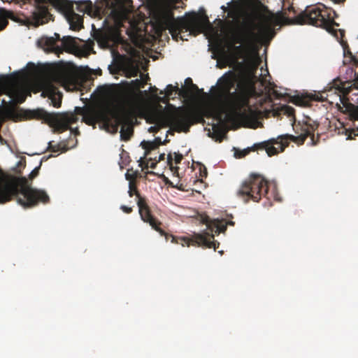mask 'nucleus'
I'll return each mask as SVG.
<instances>
[{"label": "nucleus", "mask_w": 358, "mask_h": 358, "mask_svg": "<svg viewBox=\"0 0 358 358\" xmlns=\"http://www.w3.org/2000/svg\"><path fill=\"white\" fill-rule=\"evenodd\" d=\"M172 161H173V158H172V155L171 153H169L167 156V162H168V164L171 166L172 165Z\"/></svg>", "instance_id": "39"}, {"label": "nucleus", "mask_w": 358, "mask_h": 358, "mask_svg": "<svg viewBox=\"0 0 358 358\" xmlns=\"http://www.w3.org/2000/svg\"><path fill=\"white\" fill-rule=\"evenodd\" d=\"M48 3H50L64 13L69 23L71 29L78 31L83 27V18L74 12L73 3L69 0H35V8L29 18L31 24L38 27L49 22L52 15L48 10Z\"/></svg>", "instance_id": "7"}, {"label": "nucleus", "mask_w": 358, "mask_h": 358, "mask_svg": "<svg viewBox=\"0 0 358 358\" xmlns=\"http://www.w3.org/2000/svg\"><path fill=\"white\" fill-rule=\"evenodd\" d=\"M39 169H40V166L38 167H36L31 172V173L29 174V178L30 179H33L34 178H36L38 174V172H39Z\"/></svg>", "instance_id": "36"}, {"label": "nucleus", "mask_w": 358, "mask_h": 358, "mask_svg": "<svg viewBox=\"0 0 358 358\" xmlns=\"http://www.w3.org/2000/svg\"><path fill=\"white\" fill-rule=\"evenodd\" d=\"M174 161L176 164H180L182 159V155L180 153L174 152Z\"/></svg>", "instance_id": "35"}, {"label": "nucleus", "mask_w": 358, "mask_h": 358, "mask_svg": "<svg viewBox=\"0 0 358 358\" xmlns=\"http://www.w3.org/2000/svg\"><path fill=\"white\" fill-rule=\"evenodd\" d=\"M41 43L48 52L57 55L62 53L64 50L71 52L76 48L75 38L72 36H64L62 39L59 34L55 33L54 36L42 38Z\"/></svg>", "instance_id": "12"}, {"label": "nucleus", "mask_w": 358, "mask_h": 358, "mask_svg": "<svg viewBox=\"0 0 358 358\" xmlns=\"http://www.w3.org/2000/svg\"><path fill=\"white\" fill-rule=\"evenodd\" d=\"M312 12L313 10H310L309 13H307L306 11L301 12L293 20V22L299 24H308L313 25Z\"/></svg>", "instance_id": "22"}, {"label": "nucleus", "mask_w": 358, "mask_h": 358, "mask_svg": "<svg viewBox=\"0 0 358 358\" xmlns=\"http://www.w3.org/2000/svg\"><path fill=\"white\" fill-rule=\"evenodd\" d=\"M282 110L284 112L285 114H287L288 117H294V109L289 106H285Z\"/></svg>", "instance_id": "33"}, {"label": "nucleus", "mask_w": 358, "mask_h": 358, "mask_svg": "<svg viewBox=\"0 0 358 358\" xmlns=\"http://www.w3.org/2000/svg\"><path fill=\"white\" fill-rule=\"evenodd\" d=\"M128 193L130 197H132L134 194L136 196L138 199L137 205L141 220L144 222L148 223L152 228L159 232L161 236H164L167 241L171 238V243L180 244L182 246H189L192 245L208 248H213L215 250H216L217 248L219 246L220 243L214 240V235L208 232H205L203 234H195L191 238L187 237H177L166 233L160 227L162 222L152 215L145 198L141 196L134 182H129V190Z\"/></svg>", "instance_id": "4"}, {"label": "nucleus", "mask_w": 358, "mask_h": 358, "mask_svg": "<svg viewBox=\"0 0 358 358\" xmlns=\"http://www.w3.org/2000/svg\"><path fill=\"white\" fill-rule=\"evenodd\" d=\"M45 92L48 94V96L51 99L52 103L54 107L59 108L62 104V94L59 92H56V88L50 86L48 87Z\"/></svg>", "instance_id": "20"}, {"label": "nucleus", "mask_w": 358, "mask_h": 358, "mask_svg": "<svg viewBox=\"0 0 358 358\" xmlns=\"http://www.w3.org/2000/svg\"><path fill=\"white\" fill-rule=\"evenodd\" d=\"M13 96L17 103H23L27 97L25 90L16 87V89L13 90Z\"/></svg>", "instance_id": "28"}, {"label": "nucleus", "mask_w": 358, "mask_h": 358, "mask_svg": "<svg viewBox=\"0 0 358 358\" xmlns=\"http://www.w3.org/2000/svg\"><path fill=\"white\" fill-rule=\"evenodd\" d=\"M348 71H349V67H348L345 70V73L348 75Z\"/></svg>", "instance_id": "50"}, {"label": "nucleus", "mask_w": 358, "mask_h": 358, "mask_svg": "<svg viewBox=\"0 0 358 358\" xmlns=\"http://www.w3.org/2000/svg\"><path fill=\"white\" fill-rule=\"evenodd\" d=\"M176 92L174 95L176 94H178V95L180 96H185L184 95V91L181 89H179L178 86L173 87L172 85H168L166 86V88L165 91H161V94H164V97L166 98L165 101H163L164 103L168 102L169 99L173 95V92Z\"/></svg>", "instance_id": "23"}, {"label": "nucleus", "mask_w": 358, "mask_h": 358, "mask_svg": "<svg viewBox=\"0 0 358 358\" xmlns=\"http://www.w3.org/2000/svg\"><path fill=\"white\" fill-rule=\"evenodd\" d=\"M314 124H315V129H316L317 124V120H315Z\"/></svg>", "instance_id": "48"}, {"label": "nucleus", "mask_w": 358, "mask_h": 358, "mask_svg": "<svg viewBox=\"0 0 358 358\" xmlns=\"http://www.w3.org/2000/svg\"><path fill=\"white\" fill-rule=\"evenodd\" d=\"M162 30L168 29L173 39L187 40L186 36H196L206 29H211L212 24L207 16L200 17L193 13L185 17L176 19L172 9L162 10L158 19Z\"/></svg>", "instance_id": "5"}, {"label": "nucleus", "mask_w": 358, "mask_h": 358, "mask_svg": "<svg viewBox=\"0 0 358 358\" xmlns=\"http://www.w3.org/2000/svg\"><path fill=\"white\" fill-rule=\"evenodd\" d=\"M8 19L16 21L13 12L0 8V30L3 29L8 24Z\"/></svg>", "instance_id": "21"}, {"label": "nucleus", "mask_w": 358, "mask_h": 358, "mask_svg": "<svg viewBox=\"0 0 358 358\" xmlns=\"http://www.w3.org/2000/svg\"><path fill=\"white\" fill-rule=\"evenodd\" d=\"M48 149L52 152H57L59 151L66 152L68 150V148L64 142L58 143L57 145H52L51 142L49 143Z\"/></svg>", "instance_id": "29"}, {"label": "nucleus", "mask_w": 358, "mask_h": 358, "mask_svg": "<svg viewBox=\"0 0 358 358\" xmlns=\"http://www.w3.org/2000/svg\"><path fill=\"white\" fill-rule=\"evenodd\" d=\"M133 134V129L129 127L123 125L121 128L120 136L122 140L128 141Z\"/></svg>", "instance_id": "31"}, {"label": "nucleus", "mask_w": 358, "mask_h": 358, "mask_svg": "<svg viewBox=\"0 0 358 358\" xmlns=\"http://www.w3.org/2000/svg\"><path fill=\"white\" fill-rule=\"evenodd\" d=\"M87 111L85 108L79 106L75 107L73 112L52 113H48L43 109L38 108L36 110H26L25 116L28 119L43 120L53 129L54 132L60 134L69 130V125L78 122V115H83V117Z\"/></svg>", "instance_id": "9"}, {"label": "nucleus", "mask_w": 358, "mask_h": 358, "mask_svg": "<svg viewBox=\"0 0 358 358\" xmlns=\"http://www.w3.org/2000/svg\"><path fill=\"white\" fill-rule=\"evenodd\" d=\"M22 1L26 3H31V2L34 3V9L35 8V6H36V4H35V0H22Z\"/></svg>", "instance_id": "43"}, {"label": "nucleus", "mask_w": 358, "mask_h": 358, "mask_svg": "<svg viewBox=\"0 0 358 358\" xmlns=\"http://www.w3.org/2000/svg\"><path fill=\"white\" fill-rule=\"evenodd\" d=\"M264 8V6L259 0H232L227 3V6H221L224 12H227L228 17L239 26L238 32L233 36V41L234 43L243 44V46H234L236 52H245L252 48Z\"/></svg>", "instance_id": "1"}, {"label": "nucleus", "mask_w": 358, "mask_h": 358, "mask_svg": "<svg viewBox=\"0 0 358 358\" xmlns=\"http://www.w3.org/2000/svg\"><path fill=\"white\" fill-rule=\"evenodd\" d=\"M269 187L270 182L262 175L251 173L248 178L242 183L238 191V195L245 202L249 200L259 202L262 198H266L269 201L271 199L281 201L275 185H273L271 191H269Z\"/></svg>", "instance_id": "8"}, {"label": "nucleus", "mask_w": 358, "mask_h": 358, "mask_svg": "<svg viewBox=\"0 0 358 358\" xmlns=\"http://www.w3.org/2000/svg\"><path fill=\"white\" fill-rule=\"evenodd\" d=\"M313 101V94H298L292 98V103L295 105L300 106H309L311 105V102Z\"/></svg>", "instance_id": "19"}, {"label": "nucleus", "mask_w": 358, "mask_h": 358, "mask_svg": "<svg viewBox=\"0 0 358 358\" xmlns=\"http://www.w3.org/2000/svg\"><path fill=\"white\" fill-rule=\"evenodd\" d=\"M111 113L118 124L126 122L128 119L133 115V112L125 107L113 110Z\"/></svg>", "instance_id": "18"}, {"label": "nucleus", "mask_w": 358, "mask_h": 358, "mask_svg": "<svg viewBox=\"0 0 358 358\" xmlns=\"http://www.w3.org/2000/svg\"><path fill=\"white\" fill-rule=\"evenodd\" d=\"M106 117V115L100 110H87L83 117V121L87 124L94 125L97 122Z\"/></svg>", "instance_id": "17"}, {"label": "nucleus", "mask_w": 358, "mask_h": 358, "mask_svg": "<svg viewBox=\"0 0 358 358\" xmlns=\"http://www.w3.org/2000/svg\"><path fill=\"white\" fill-rule=\"evenodd\" d=\"M308 136L310 137L312 143H313V134H311L310 131L306 129L303 133L297 136L289 134L281 135L277 138H271L268 141L255 143L252 147L241 151V152L237 155V157L239 158L243 157L248 155L250 152L258 150H266L267 155L271 157L283 152L285 148L288 146L290 141L298 145H301L304 143Z\"/></svg>", "instance_id": "10"}, {"label": "nucleus", "mask_w": 358, "mask_h": 358, "mask_svg": "<svg viewBox=\"0 0 358 358\" xmlns=\"http://www.w3.org/2000/svg\"><path fill=\"white\" fill-rule=\"evenodd\" d=\"M143 149L145 150L144 157H148L150 155L151 151L157 149L159 147L157 146V143L154 141H143L141 143Z\"/></svg>", "instance_id": "26"}, {"label": "nucleus", "mask_w": 358, "mask_h": 358, "mask_svg": "<svg viewBox=\"0 0 358 358\" xmlns=\"http://www.w3.org/2000/svg\"><path fill=\"white\" fill-rule=\"evenodd\" d=\"M154 142H156L157 143V146L159 147L161 145H165L167 142H169V140L165 139L163 142L162 141L161 138L159 137H157L153 141Z\"/></svg>", "instance_id": "38"}, {"label": "nucleus", "mask_w": 358, "mask_h": 358, "mask_svg": "<svg viewBox=\"0 0 358 358\" xmlns=\"http://www.w3.org/2000/svg\"><path fill=\"white\" fill-rule=\"evenodd\" d=\"M288 10H289V12L293 11L294 13H295L294 8L292 6H289Z\"/></svg>", "instance_id": "44"}, {"label": "nucleus", "mask_w": 358, "mask_h": 358, "mask_svg": "<svg viewBox=\"0 0 358 358\" xmlns=\"http://www.w3.org/2000/svg\"><path fill=\"white\" fill-rule=\"evenodd\" d=\"M78 10L86 13L89 15L92 13L94 10V5L90 1H78L76 3Z\"/></svg>", "instance_id": "25"}, {"label": "nucleus", "mask_w": 358, "mask_h": 358, "mask_svg": "<svg viewBox=\"0 0 358 358\" xmlns=\"http://www.w3.org/2000/svg\"><path fill=\"white\" fill-rule=\"evenodd\" d=\"M15 80H10L8 77L0 78V94L15 84Z\"/></svg>", "instance_id": "27"}, {"label": "nucleus", "mask_w": 358, "mask_h": 358, "mask_svg": "<svg viewBox=\"0 0 358 358\" xmlns=\"http://www.w3.org/2000/svg\"><path fill=\"white\" fill-rule=\"evenodd\" d=\"M355 118H357L358 120V111L355 114Z\"/></svg>", "instance_id": "51"}, {"label": "nucleus", "mask_w": 358, "mask_h": 358, "mask_svg": "<svg viewBox=\"0 0 358 358\" xmlns=\"http://www.w3.org/2000/svg\"><path fill=\"white\" fill-rule=\"evenodd\" d=\"M200 175L201 177H206L207 176V170L206 169V167H203V171H202L201 169H200Z\"/></svg>", "instance_id": "40"}, {"label": "nucleus", "mask_w": 358, "mask_h": 358, "mask_svg": "<svg viewBox=\"0 0 358 358\" xmlns=\"http://www.w3.org/2000/svg\"><path fill=\"white\" fill-rule=\"evenodd\" d=\"M315 27L324 29L328 34L339 40L344 33L343 29H336L339 24L335 22L337 13L331 8L320 2H315Z\"/></svg>", "instance_id": "11"}, {"label": "nucleus", "mask_w": 358, "mask_h": 358, "mask_svg": "<svg viewBox=\"0 0 358 358\" xmlns=\"http://www.w3.org/2000/svg\"><path fill=\"white\" fill-rule=\"evenodd\" d=\"M164 159H165V154H164V153H162V154H160V155H159L158 159H157V160L156 159V161H157V162H160V161H163V160H164Z\"/></svg>", "instance_id": "41"}, {"label": "nucleus", "mask_w": 358, "mask_h": 358, "mask_svg": "<svg viewBox=\"0 0 358 358\" xmlns=\"http://www.w3.org/2000/svg\"><path fill=\"white\" fill-rule=\"evenodd\" d=\"M75 132H76V134H79V131H78V129L77 128L76 129V131Z\"/></svg>", "instance_id": "52"}, {"label": "nucleus", "mask_w": 358, "mask_h": 358, "mask_svg": "<svg viewBox=\"0 0 358 358\" xmlns=\"http://www.w3.org/2000/svg\"><path fill=\"white\" fill-rule=\"evenodd\" d=\"M50 78L52 82L62 85L73 82L71 69L65 66H57L53 68L50 73Z\"/></svg>", "instance_id": "14"}, {"label": "nucleus", "mask_w": 358, "mask_h": 358, "mask_svg": "<svg viewBox=\"0 0 358 358\" xmlns=\"http://www.w3.org/2000/svg\"><path fill=\"white\" fill-rule=\"evenodd\" d=\"M203 112L198 108L192 106L173 107L160 115H154L147 121L156 124L148 129L150 133H157L162 127H169L178 133H187L194 124L203 120Z\"/></svg>", "instance_id": "6"}, {"label": "nucleus", "mask_w": 358, "mask_h": 358, "mask_svg": "<svg viewBox=\"0 0 358 358\" xmlns=\"http://www.w3.org/2000/svg\"><path fill=\"white\" fill-rule=\"evenodd\" d=\"M157 162L156 161V158H155V162H151L149 166L151 169H155L157 166Z\"/></svg>", "instance_id": "42"}, {"label": "nucleus", "mask_w": 358, "mask_h": 358, "mask_svg": "<svg viewBox=\"0 0 358 358\" xmlns=\"http://www.w3.org/2000/svg\"><path fill=\"white\" fill-rule=\"evenodd\" d=\"M13 199L24 208H33L39 202L48 203L50 198L45 191L32 188L26 178H18L7 174L0 168V203Z\"/></svg>", "instance_id": "3"}, {"label": "nucleus", "mask_w": 358, "mask_h": 358, "mask_svg": "<svg viewBox=\"0 0 358 358\" xmlns=\"http://www.w3.org/2000/svg\"><path fill=\"white\" fill-rule=\"evenodd\" d=\"M185 85H189L192 90H197L198 87L192 83V80L190 78H187L185 80Z\"/></svg>", "instance_id": "34"}, {"label": "nucleus", "mask_w": 358, "mask_h": 358, "mask_svg": "<svg viewBox=\"0 0 358 358\" xmlns=\"http://www.w3.org/2000/svg\"><path fill=\"white\" fill-rule=\"evenodd\" d=\"M315 103L320 102L324 103L327 100L328 94L326 92H321L320 90H315Z\"/></svg>", "instance_id": "32"}, {"label": "nucleus", "mask_w": 358, "mask_h": 358, "mask_svg": "<svg viewBox=\"0 0 358 358\" xmlns=\"http://www.w3.org/2000/svg\"><path fill=\"white\" fill-rule=\"evenodd\" d=\"M317 136L316 137L315 136V141H314L315 145L317 144Z\"/></svg>", "instance_id": "47"}, {"label": "nucleus", "mask_w": 358, "mask_h": 358, "mask_svg": "<svg viewBox=\"0 0 358 358\" xmlns=\"http://www.w3.org/2000/svg\"><path fill=\"white\" fill-rule=\"evenodd\" d=\"M132 3L131 0H106V7L110 9V15L118 24L128 18Z\"/></svg>", "instance_id": "13"}, {"label": "nucleus", "mask_w": 358, "mask_h": 358, "mask_svg": "<svg viewBox=\"0 0 358 358\" xmlns=\"http://www.w3.org/2000/svg\"><path fill=\"white\" fill-rule=\"evenodd\" d=\"M201 222L206 225L208 230L217 234L226 231V223H224L222 220H211L208 215H202L201 216Z\"/></svg>", "instance_id": "16"}, {"label": "nucleus", "mask_w": 358, "mask_h": 358, "mask_svg": "<svg viewBox=\"0 0 358 358\" xmlns=\"http://www.w3.org/2000/svg\"><path fill=\"white\" fill-rule=\"evenodd\" d=\"M220 99L223 106L233 112L243 122L253 121L256 113L250 106V99L257 94L254 80H241L238 90L231 92L236 83V76L232 71L225 73L219 80Z\"/></svg>", "instance_id": "2"}, {"label": "nucleus", "mask_w": 358, "mask_h": 358, "mask_svg": "<svg viewBox=\"0 0 358 358\" xmlns=\"http://www.w3.org/2000/svg\"><path fill=\"white\" fill-rule=\"evenodd\" d=\"M146 84V80L143 79H136L131 82V89L128 92L127 102L129 104H133L136 101L142 94H146V91H141Z\"/></svg>", "instance_id": "15"}, {"label": "nucleus", "mask_w": 358, "mask_h": 358, "mask_svg": "<svg viewBox=\"0 0 358 358\" xmlns=\"http://www.w3.org/2000/svg\"><path fill=\"white\" fill-rule=\"evenodd\" d=\"M94 39L102 46H108V37L106 34L98 31L94 35Z\"/></svg>", "instance_id": "30"}, {"label": "nucleus", "mask_w": 358, "mask_h": 358, "mask_svg": "<svg viewBox=\"0 0 358 358\" xmlns=\"http://www.w3.org/2000/svg\"><path fill=\"white\" fill-rule=\"evenodd\" d=\"M222 221H223L224 223H226V225H227V224H230V225H233V226L234 225V222H232V221H230V222H229L228 223H227L224 220H222Z\"/></svg>", "instance_id": "45"}, {"label": "nucleus", "mask_w": 358, "mask_h": 358, "mask_svg": "<svg viewBox=\"0 0 358 358\" xmlns=\"http://www.w3.org/2000/svg\"><path fill=\"white\" fill-rule=\"evenodd\" d=\"M314 107H315V112L316 111V108H317V107L320 108V107L318 106V104H317H317H315V103Z\"/></svg>", "instance_id": "49"}, {"label": "nucleus", "mask_w": 358, "mask_h": 358, "mask_svg": "<svg viewBox=\"0 0 358 358\" xmlns=\"http://www.w3.org/2000/svg\"><path fill=\"white\" fill-rule=\"evenodd\" d=\"M344 35H345V32L343 33V36H341L339 40H338L337 38H336V39L340 43L341 46L342 48L343 57L345 58V59H343V62H345V61L349 62V57L351 60L355 59V56L353 55L352 52L350 51V49L347 43V41H345L343 40Z\"/></svg>", "instance_id": "24"}, {"label": "nucleus", "mask_w": 358, "mask_h": 358, "mask_svg": "<svg viewBox=\"0 0 358 358\" xmlns=\"http://www.w3.org/2000/svg\"><path fill=\"white\" fill-rule=\"evenodd\" d=\"M120 209L125 213H131L132 211H133V209L131 207H128L127 206H124V205H122L120 206Z\"/></svg>", "instance_id": "37"}, {"label": "nucleus", "mask_w": 358, "mask_h": 358, "mask_svg": "<svg viewBox=\"0 0 358 358\" xmlns=\"http://www.w3.org/2000/svg\"><path fill=\"white\" fill-rule=\"evenodd\" d=\"M28 66H31L33 68H35L34 64L33 63H29L27 64Z\"/></svg>", "instance_id": "46"}, {"label": "nucleus", "mask_w": 358, "mask_h": 358, "mask_svg": "<svg viewBox=\"0 0 358 358\" xmlns=\"http://www.w3.org/2000/svg\"><path fill=\"white\" fill-rule=\"evenodd\" d=\"M69 129H71V131H73V129H71L70 127H69Z\"/></svg>", "instance_id": "53"}]
</instances>
